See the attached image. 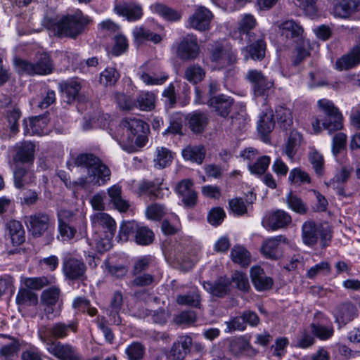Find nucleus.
Segmentation results:
<instances>
[{
  "mask_svg": "<svg viewBox=\"0 0 360 360\" xmlns=\"http://www.w3.org/2000/svg\"><path fill=\"white\" fill-rule=\"evenodd\" d=\"M73 164L77 167L86 169L87 175L75 181L67 179H63L65 186L70 189L75 190L88 188L91 186H100L106 184L110 179V169L94 154H80L73 159Z\"/></svg>",
  "mask_w": 360,
  "mask_h": 360,
  "instance_id": "1",
  "label": "nucleus"
},
{
  "mask_svg": "<svg viewBox=\"0 0 360 360\" xmlns=\"http://www.w3.org/2000/svg\"><path fill=\"white\" fill-rule=\"evenodd\" d=\"M91 226L97 235L98 232L103 231L105 238L96 236L93 243L96 245L98 252H104L111 247V240L116 231V223L108 214L105 212H97L91 216Z\"/></svg>",
  "mask_w": 360,
  "mask_h": 360,
  "instance_id": "2",
  "label": "nucleus"
},
{
  "mask_svg": "<svg viewBox=\"0 0 360 360\" xmlns=\"http://www.w3.org/2000/svg\"><path fill=\"white\" fill-rule=\"evenodd\" d=\"M91 20L82 12L63 18L56 25V32L60 37L75 38L80 34Z\"/></svg>",
  "mask_w": 360,
  "mask_h": 360,
  "instance_id": "3",
  "label": "nucleus"
},
{
  "mask_svg": "<svg viewBox=\"0 0 360 360\" xmlns=\"http://www.w3.org/2000/svg\"><path fill=\"white\" fill-rule=\"evenodd\" d=\"M77 325L74 321L68 323L56 322L50 326H41L38 328L37 335L44 345L49 342H56L53 339H63L69 335L70 332L75 333Z\"/></svg>",
  "mask_w": 360,
  "mask_h": 360,
  "instance_id": "4",
  "label": "nucleus"
},
{
  "mask_svg": "<svg viewBox=\"0 0 360 360\" xmlns=\"http://www.w3.org/2000/svg\"><path fill=\"white\" fill-rule=\"evenodd\" d=\"M18 71L20 74L49 75L52 72L53 64L50 56L46 53L39 54L37 63H32L27 60H18L15 62Z\"/></svg>",
  "mask_w": 360,
  "mask_h": 360,
  "instance_id": "5",
  "label": "nucleus"
},
{
  "mask_svg": "<svg viewBox=\"0 0 360 360\" xmlns=\"http://www.w3.org/2000/svg\"><path fill=\"white\" fill-rule=\"evenodd\" d=\"M120 127L126 134L129 142H134L139 146L144 145L148 125L143 120L136 117H126L122 120Z\"/></svg>",
  "mask_w": 360,
  "mask_h": 360,
  "instance_id": "6",
  "label": "nucleus"
},
{
  "mask_svg": "<svg viewBox=\"0 0 360 360\" xmlns=\"http://www.w3.org/2000/svg\"><path fill=\"white\" fill-rule=\"evenodd\" d=\"M25 222L34 237L43 236L54 226V219L46 212H37L25 217Z\"/></svg>",
  "mask_w": 360,
  "mask_h": 360,
  "instance_id": "7",
  "label": "nucleus"
},
{
  "mask_svg": "<svg viewBox=\"0 0 360 360\" xmlns=\"http://www.w3.org/2000/svg\"><path fill=\"white\" fill-rule=\"evenodd\" d=\"M210 58L212 62L223 67L233 64L237 60L231 46L228 43L221 42H216L212 46Z\"/></svg>",
  "mask_w": 360,
  "mask_h": 360,
  "instance_id": "8",
  "label": "nucleus"
},
{
  "mask_svg": "<svg viewBox=\"0 0 360 360\" xmlns=\"http://www.w3.org/2000/svg\"><path fill=\"white\" fill-rule=\"evenodd\" d=\"M176 53L182 60H191L197 58L200 53L197 37L193 34H187L182 37L176 44Z\"/></svg>",
  "mask_w": 360,
  "mask_h": 360,
  "instance_id": "9",
  "label": "nucleus"
},
{
  "mask_svg": "<svg viewBox=\"0 0 360 360\" xmlns=\"http://www.w3.org/2000/svg\"><path fill=\"white\" fill-rule=\"evenodd\" d=\"M228 350L234 357H254L257 350L252 347L250 341L244 336L233 337L229 340Z\"/></svg>",
  "mask_w": 360,
  "mask_h": 360,
  "instance_id": "10",
  "label": "nucleus"
},
{
  "mask_svg": "<svg viewBox=\"0 0 360 360\" xmlns=\"http://www.w3.org/2000/svg\"><path fill=\"white\" fill-rule=\"evenodd\" d=\"M292 222L290 215L284 210H276L266 214L262 225L269 230L276 231L288 226Z\"/></svg>",
  "mask_w": 360,
  "mask_h": 360,
  "instance_id": "11",
  "label": "nucleus"
},
{
  "mask_svg": "<svg viewBox=\"0 0 360 360\" xmlns=\"http://www.w3.org/2000/svg\"><path fill=\"white\" fill-rule=\"evenodd\" d=\"M193 339L188 335H180L172 344L171 349L165 354L169 360H184L191 351Z\"/></svg>",
  "mask_w": 360,
  "mask_h": 360,
  "instance_id": "12",
  "label": "nucleus"
},
{
  "mask_svg": "<svg viewBox=\"0 0 360 360\" xmlns=\"http://www.w3.org/2000/svg\"><path fill=\"white\" fill-rule=\"evenodd\" d=\"M335 321L340 326H345L358 316V309L354 303L347 301L338 304L333 310Z\"/></svg>",
  "mask_w": 360,
  "mask_h": 360,
  "instance_id": "13",
  "label": "nucleus"
},
{
  "mask_svg": "<svg viewBox=\"0 0 360 360\" xmlns=\"http://www.w3.org/2000/svg\"><path fill=\"white\" fill-rule=\"evenodd\" d=\"M49 353L60 360H79V354L75 347L60 342H49L45 345Z\"/></svg>",
  "mask_w": 360,
  "mask_h": 360,
  "instance_id": "14",
  "label": "nucleus"
},
{
  "mask_svg": "<svg viewBox=\"0 0 360 360\" xmlns=\"http://www.w3.org/2000/svg\"><path fill=\"white\" fill-rule=\"evenodd\" d=\"M13 150V161L15 164L32 163L34 159L35 145L30 141L17 143Z\"/></svg>",
  "mask_w": 360,
  "mask_h": 360,
  "instance_id": "15",
  "label": "nucleus"
},
{
  "mask_svg": "<svg viewBox=\"0 0 360 360\" xmlns=\"http://www.w3.org/2000/svg\"><path fill=\"white\" fill-rule=\"evenodd\" d=\"M343 117L342 115H331L327 117H324L321 122L318 118H314L311 122L313 130L315 133H319L321 131L322 128L327 130L329 134L334 131L342 129L343 127L342 124Z\"/></svg>",
  "mask_w": 360,
  "mask_h": 360,
  "instance_id": "16",
  "label": "nucleus"
},
{
  "mask_svg": "<svg viewBox=\"0 0 360 360\" xmlns=\"http://www.w3.org/2000/svg\"><path fill=\"white\" fill-rule=\"evenodd\" d=\"M212 19V13L203 6L198 7L188 20L190 27L199 31L207 30Z\"/></svg>",
  "mask_w": 360,
  "mask_h": 360,
  "instance_id": "17",
  "label": "nucleus"
},
{
  "mask_svg": "<svg viewBox=\"0 0 360 360\" xmlns=\"http://www.w3.org/2000/svg\"><path fill=\"white\" fill-rule=\"evenodd\" d=\"M287 243V238L282 235L266 240L262 247L261 252L266 258L277 259L281 256L280 243Z\"/></svg>",
  "mask_w": 360,
  "mask_h": 360,
  "instance_id": "18",
  "label": "nucleus"
},
{
  "mask_svg": "<svg viewBox=\"0 0 360 360\" xmlns=\"http://www.w3.org/2000/svg\"><path fill=\"white\" fill-rule=\"evenodd\" d=\"M233 104V99L224 94L212 96L207 101V105L222 117H226L229 115Z\"/></svg>",
  "mask_w": 360,
  "mask_h": 360,
  "instance_id": "19",
  "label": "nucleus"
},
{
  "mask_svg": "<svg viewBox=\"0 0 360 360\" xmlns=\"http://www.w3.org/2000/svg\"><path fill=\"white\" fill-rule=\"evenodd\" d=\"M250 277L254 287L259 291L268 290L273 286V279L267 276L264 269L259 266L251 268Z\"/></svg>",
  "mask_w": 360,
  "mask_h": 360,
  "instance_id": "20",
  "label": "nucleus"
},
{
  "mask_svg": "<svg viewBox=\"0 0 360 360\" xmlns=\"http://www.w3.org/2000/svg\"><path fill=\"white\" fill-rule=\"evenodd\" d=\"M60 290L53 286L44 290L41 295V302L47 316L53 313V307L60 301Z\"/></svg>",
  "mask_w": 360,
  "mask_h": 360,
  "instance_id": "21",
  "label": "nucleus"
},
{
  "mask_svg": "<svg viewBox=\"0 0 360 360\" xmlns=\"http://www.w3.org/2000/svg\"><path fill=\"white\" fill-rule=\"evenodd\" d=\"M63 271L65 276L71 280L82 278L86 271L85 264L75 258L65 259L63 262Z\"/></svg>",
  "mask_w": 360,
  "mask_h": 360,
  "instance_id": "22",
  "label": "nucleus"
},
{
  "mask_svg": "<svg viewBox=\"0 0 360 360\" xmlns=\"http://www.w3.org/2000/svg\"><path fill=\"white\" fill-rule=\"evenodd\" d=\"M114 11L116 14L125 17L129 21L137 20L143 15L141 7L133 3L118 4L115 6Z\"/></svg>",
  "mask_w": 360,
  "mask_h": 360,
  "instance_id": "23",
  "label": "nucleus"
},
{
  "mask_svg": "<svg viewBox=\"0 0 360 360\" xmlns=\"http://www.w3.org/2000/svg\"><path fill=\"white\" fill-rule=\"evenodd\" d=\"M360 6L359 0H342L334 5L333 14L335 18H347L357 11Z\"/></svg>",
  "mask_w": 360,
  "mask_h": 360,
  "instance_id": "24",
  "label": "nucleus"
},
{
  "mask_svg": "<svg viewBox=\"0 0 360 360\" xmlns=\"http://www.w3.org/2000/svg\"><path fill=\"white\" fill-rule=\"evenodd\" d=\"M138 75L145 84L151 86L162 85L168 79V75L165 72L146 70L144 68L139 71Z\"/></svg>",
  "mask_w": 360,
  "mask_h": 360,
  "instance_id": "25",
  "label": "nucleus"
},
{
  "mask_svg": "<svg viewBox=\"0 0 360 360\" xmlns=\"http://www.w3.org/2000/svg\"><path fill=\"white\" fill-rule=\"evenodd\" d=\"M360 63V44L354 46L349 53L343 56L335 63L338 70L350 69Z\"/></svg>",
  "mask_w": 360,
  "mask_h": 360,
  "instance_id": "26",
  "label": "nucleus"
},
{
  "mask_svg": "<svg viewBox=\"0 0 360 360\" xmlns=\"http://www.w3.org/2000/svg\"><path fill=\"white\" fill-rule=\"evenodd\" d=\"M176 191L183 198V202L186 206L195 204L197 193L193 189V182L190 179H184L176 186Z\"/></svg>",
  "mask_w": 360,
  "mask_h": 360,
  "instance_id": "27",
  "label": "nucleus"
},
{
  "mask_svg": "<svg viewBox=\"0 0 360 360\" xmlns=\"http://www.w3.org/2000/svg\"><path fill=\"white\" fill-rule=\"evenodd\" d=\"M279 31L286 39H299L302 38L303 28L294 20H285L280 24Z\"/></svg>",
  "mask_w": 360,
  "mask_h": 360,
  "instance_id": "28",
  "label": "nucleus"
},
{
  "mask_svg": "<svg viewBox=\"0 0 360 360\" xmlns=\"http://www.w3.org/2000/svg\"><path fill=\"white\" fill-rule=\"evenodd\" d=\"M163 184L162 178H156L154 181H143L139 184V193H148L153 195L156 198H163L165 193L162 191V185Z\"/></svg>",
  "mask_w": 360,
  "mask_h": 360,
  "instance_id": "29",
  "label": "nucleus"
},
{
  "mask_svg": "<svg viewBox=\"0 0 360 360\" xmlns=\"http://www.w3.org/2000/svg\"><path fill=\"white\" fill-rule=\"evenodd\" d=\"M319 226L311 221H306L302 227V237L305 245L312 246L318 241Z\"/></svg>",
  "mask_w": 360,
  "mask_h": 360,
  "instance_id": "30",
  "label": "nucleus"
},
{
  "mask_svg": "<svg viewBox=\"0 0 360 360\" xmlns=\"http://www.w3.org/2000/svg\"><path fill=\"white\" fill-rule=\"evenodd\" d=\"M230 281L226 278H220L214 283L207 282L204 288L212 295L217 297H223L229 290Z\"/></svg>",
  "mask_w": 360,
  "mask_h": 360,
  "instance_id": "31",
  "label": "nucleus"
},
{
  "mask_svg": "<svg viewBox=\"0 0 360 360\" xmlns=\"http://www.w3.org/2000/svg\"><path fill=\"white\" fill-rule=\"evenodd\" d=\"M181 153L185 160L200 165L205 157V149L201 145L188 146Z\"/></svg>",
  "mask_w": 360,
  "mask_h": 360,
  "instance_id": "32",
  "label": "nucleus"
},
{
  "mask_svg": "<svg viewBox=\"0 0 360 360\" xmlns=\"http://www.w3.org/2000/svg\"><path fill=\"white\" fill-rule=\"evenodd\" d=\"M190 129L195 133L202 132L207 124V116L205 113L195 111L187 116Z\"/></svg>",
  "mask_w": 360,
  "mask_h": 360,
  "instance_id": "33",
  "label": "nucleus"
},
{
  "mask_svg": "<svg viewBox=\"0 0 360 360\" xmlns=\"http://www.w3.org/2000/svg\"><path fill=\"white\" fill-rule=\"evenodd\" d=\"M60 87L67 98V102L70 103L79 96L82 85L79 81L72 79L60 84Z\"/></svg>",
  "mask_w": 360,
  "mask_h": 360,
  "instance_id": "34",
  "label": "nucleus"
},
{
  "mask_svg": "<svg viewBox=\"0 0 360 360\" xmlns=\"http://www.w3.org/2000/svg\"><path fill=\"white\" fill-rule=\"evenodd\" d=\"M123 304V296L121 292L117 291L113 294L111 302L110 309L108 312L109 316L111 318V321L116 325L121 323V319L119 315V312L122 309Z\"/></svg>",
  "mask_w": 360,
  "mask_h": 360,
  "instance_id": "35",
  "label": "nucleus"
},
{
  "mask_svg": "<svg viewBox=\"0 0 360 360\" xmlns=\"http://www.w3.org/2000/svg\"><path fill=\"white\" fill-rule=\"evenodd\" d=\"M231 258L234 263L247 266L251 262L250 252L243 246L236 245L231 250Z\"/></svg>",
  "mask_w": 360,
  "mask_h": 360,
  "instance_id": "36",
  "label": "nucleus"
},
{
  "mask_svg": "<svg viewBox=\"0 0 360 360\" xmlns=\"http://www.w3.org/2000/svg\"><path fill=\"white\" fill-rule=\"evenodd\" d=\"M132 33L135 40L138 42L150 41L155 44H158L162 40L160 35L153 33L142 26L136 27L133 30Z\"/></svg>",
  "mask_w": 360,
  "mask_h": 360,
  "instance_id": "37",
  "label": "nucleus"
},
{
  "mask_svg": "<svg viewBox=\"0 0 360 360\" xmlns=\"http://www.w3.org/2000/svg\"><path fill=\"white\" fill-rule=\"evenodd\" d=\"M302 140V135L297 131H292L285 144L283 153L292 160L297 153Z\"/></svg>",
  "mask_w": 360,
  "mask_h": 360,
  "instance_id": "38",
  "label": "nucleus"
},
{
  "mask_svg": "<svg viewBox=\"0 0 360 360\" xmlns=\"http://www.w3.org/2000/svg\"><path fill=\"white\" fill-rule=\"evenodd\" d=\"M7 228L13 244L20 245L24 241L25 231L20 221L11 220L8 223Z\"/></svg>",
  "mask_w": 360,
  "mask_h": 360,
  "instance_id": "39",
  "label": "nucleus"
},
{
  "mask_svg": "<svg viewBox=\"0 0 360 360\" xmlns=\"http://www.w3.org/2000/svg\"><path fill=\"white\" fill-rule=\"evenodd\" d=\"M14 185L18 188H22L24 186L34 181V176L32 172L23 167H18L13 172Z\"/></svg>",
  "mask_w": 360,
  "mask_h": 360,
  "instance_id": "40",
  "label": "nucleus"
},
{
  "mask_svg": "<svg viewBox=\"0 0 360 360\" xmlns=\"http://www.w3.org/2000/svg\"><path fill=\"white\" fill-rule=\"evenodd\" d=\"M206 75L205 70L199 65H191L185 70L184 77L194 84L202 81Z\"/></svg>",
  "mask_w": 360,
  "mask_h": 360,
  "instance_id": "41",
  "label": "nucleus"
},
{
  "mask_svg": "<svg viewBox=\"0 0 360 360\" xmlns=\"http://www.w3.org/2000/svg\"><path fill=\"white\" fill-rule=\"evenodd\" d=\"M266 44L262 39H257L249 46L245 48L243 51L250 54V57L253 60H262L265 55Z\"/></svg>",
  "mask_w": 360,
  "mask_h": 360,
  "instance_id": "42",
  "label": "nucleus"
},
{
  "mask_svg": "<svg viewBox=\"0 0 360 360\" xmlns=\"http://www.w3.org/2000/svg\"><path fill=\"white\" fill-rule=\"evenodd\" d=\"M15 302L18 305H36L38 303V297L30 289L21 288L16 295Z\"/></svg>",
  "mask_w": 360,
  "mask_h": 360,
  "instance_id": "43",
  "label": "nucleus"
},
{
  "mask_svg": "<svg viewBox=\"0 0 360 360\" xmlns=\"http://www.w3.org/2000/svg\"><path fill=\"white\" fill-rule=\"evenodd\" d=\"M173 159L172 154L169 150L165 147L157 148L154 162L159 167L169 166Z\"/></svg>",
  "mask_w": 360,
  "mask_h": 360,
  "instance_id": "44",
  "label": "nucleus"
},
{
  "mask_svg": "<svg viewBox=\"0 0 360 360\" xmlns=\"http://www.w3.org/2000/svg\"><path fill=\"white\" fill-rule=\"evenodd\" d=\"M154 239L153 232L146 226H139L136 231L135 241L141 245H148Z\"/></svg>",
  "mask_w": 360,
  "mask_h": 360,
  "instance_id": "45",
  "label": "nucleus"
},
{
  "mask_svg": "<svg viewBox=\"0 0 360 360\" xmlns=\"http://www.w3.org/2000/svg\"><path fill=\"white\" fill-rule=\"evenodd\" d=\"M153 11L162 16L167 20L176 21L181 18V13L162 4H155L153 6Z\"/></svg>",
  "mask_w": 360,
  "mask_h": 360,
  "instance_id": "46",
  "label": "nucleus"
},
{
  "mask_svg": "<svg viewBox=\"0 0 360 360\" xmlns=\"http://www.w3.org/2000/svg\"><path fill=\"white\" fill-rule=\"evenodd\" d=\"M311 328L312 333L321 340L330 339L334 333V329L332 326L311 323Z\"/></svg>",
  "mask_w": 360,
  "mask_h": 360,
  "instance_id": "47",
  "label": "nucleus"
},
{
  "mask_svg": "<svg viewBox=\"0 0 360 360\" xmlns=\"http://www.w3.org/2000/svg\"><path fill=\"white\" fill-rule=\"evenodd\" d=\"M270 162V157L264 155L257 158L255 163L249 164L248 169L252 174L261 175L266 172Z\"/></svg>",
  "mask_w": 360,
  "mask_h": 360,
  "instance_id": "48",
  "label": "nucleus"
},
{
  "mask_svg": "<svg viewBox=\"0 0 360 360\" xmlns=\"http://www.w3.org/2000/svg\"><path fill=\"white\" fill-rule=\"evenodd\" d=\"M21 116L20 110L17 108H11L6 111V120L8 123L10 131L15 134L18 132V120Z\"/></svg>",
  "mask_w": 360,
  "mask_h": 360,
  "instance_id": "49",
  "label": "nucleus"
},
{
  "mask_svg": "<svg viewBox=\"0 0 360 360\" xmlns=\"http://www.w3.org/2000/svg\"><path fill=\"white\" fill-rule=\"evenodd\" d=\"M125 353L129 360H141L144 356L145 348L139 342H134L126 349Z\"/></svg>",
  "mask_w": 360,
  "mask_h": 360,
  "instance_id": "50",
  "label": "nucleus"
},
{
  "mask_svg": "<svg viewBox=\"0 0 360 360\" xmlns=\"http://www.w3.org/2000/svg\"><path fill=\"white\" fill-rule=\"evenodd\" d=\"M139 224L134 221H127L122 223L120 227L118 238L122 242L128 240L129 236L135 233Z\"/></svg>",
  "mask_w": 360,
  "mask_h": 360,
  "instance_id": "51",
  "label": "nucleus"
},
{
  "mask_svg": "<svg viewBox=\"0 0 360 360\" xmlns=\"http://www.w3.org/2000/svg\"><path fill=\"white\" fill-rule=\"evenodd\" d=\"M285 202L290 209L299 214H304L307 211V207L302 200L291 192L287 195Z\"/></svg>",
  "mask_w": 360,
  "mask_h": 360,
  "instance_id": "52",
  "label": "nucleus"
},
{
  "mask_svg": "<svg viewBox=\"0 0 360 360\" xmlns=\"http://www.w3.org/2000/svg\"><path fill=\"white\" fill-rule=\"evenodd\" d=\"M176 302L179 304L198 307L200 306V298L198 292L195 290L186 295H178Z\"/></svg>",
  "mask_w": 360,
  "mask_h": 360,
  "instance_id": "53",
  "label": "nucleus"
},
{
  "mask_svg": "<svg viewBox=\"0 0 360 360\" xmlns=\"http://www.w3.org/2000/svg\"><path fill=\"white\" fill-rule=\"evenodd\" d=\"M319 110L324 115V117L331 115H342L339 109L335 105L333 101L322 98L317 102Z\"/></svg>",
  "mask_w": 360,
  "mask_h": 360,
  "instance_id": "54",
  "label": "nucleus"
},
{
  "mask_svg": "<svg viewBox=\"0 0 360 360\" xmlns=\"http://www.w3.org/2000/svg\"><path fill=\"white\" fill-rule=\"evenodd\" d=\"M119 78L120 74L115 68H107L101 72L100 82L105 86H112L117 82Z\"/></svg>",
  "mask_w": 360,
  "mask_h": 360,
  "instance_id": "55",
  "label": "nucleus"
},
{
  "mask_svg": "<svg viewBox=\"0 0 360 360\" xmlns=\"http://www.w3.org/2000/svg\"><path fill=\"white\" fill-rule=\"evenodd\" d=\"M167 213V210L164 205L155 203L148 206L146 210V215L148 219L152 220H160Z\"/></svg>",
  "mask_w": 360,
  "mask_h": 360,
  "instance_id": "56",
  "label": "nucleus"
},
{
  "mask_svg": "<svg viewBox=\"0 0 360 360\" xmlns=\"http://www.w3.org/2000/svg\"><path fill=\"white\" fill-rule=\"evenodd\" d=\"M330 271L331 267L330 264L326 261H323L314 266H311L307 271V277L313 279L320 274H329Z\"/></svg>",
  "mask_w": 360,
  "mask_h": 360,
  "instance_id": "57",
  "label": "nucleus"
},
{
  "mask_svg": "<svg viewBox=\"0 0 360 360\" xmlns=\"http://www.w3.org/2000/svg\"><path fill=\"white\" fill-rule=\"evenodd\" d=\"M274 127L273 115L271 113L262 114L257 123V129L262 134L270 132Z\"/></svg>",
  "mask_w": 360,
  "mask_h": 360,
  "instance_id": "58",
  "label": "nucleus"
},
{
  "mask_svg": "<svg viewBox=\"0 0 360 360\" xmlns=\"http://www.w3.org/2000/svg\"><path fill=\"white\" fill-rule=\"evenodd\" d=\"M137 101L141 110H150L155 106V95L152 92L141 93Z\"/></svg>",
  "mask_w": 360,
  "mask_h": 360,
  "instance_id": "59",
  "label": "nucleus"
},
{
  "mask_svg": "<svg viewBox=\"0 0 360 360\" xmlns=\"http://www.w3.org/2000/svg\"><path fill=\"white\" fill-rule=\"evenodd\" d=\"M276 114L278 121L283 128H287L292 124V117L290 109L279 106L276 110Z\"/></svg>",
  "mask_w": 360,
  "mask_h": 360,
  "instance_id": "60",
  "label": "nucleus"
},
{
  "mask_svg": "<svg viewBox=\"0 0 360 360\" xmlns=\"http://www.w3.org/2000/svg\"><path fill=\"white\" fill-rule=\"evenodd\" d=\"M310 47L309 41L303 39L302 43L297 45L296 48V55L293 60V64L297 65L304 59L309 56Z\"/></svg>",
  "mask_w": 360,
  "mask_h": 360,
  "instance_id": "61",
  "label": "nucleus"
},
{
  "mask_svg": "<svg viewBox=\"0 0 360 360\" xmlns=\"http://www.w3.org/2000/svg\"><path fill=\"white\" fill-rule=\"evenodd\" d=\"M32 134L42 136L46 134L48 130L45 129L46 118L42 117H35L30 120Z\"/></svg>",
  "mask_w": 360,
  "mask_h": 360,
  "instance_id": "62",
  "label": "nucleus"
},
{
  "mask_svg": "<svg viewBox=\"0 0 360 360\" xmlns=\"http://www.w3.org/2000/svg\"><path fill=\"white\" fill-rule=\"evenodd\" d=\"M20 349V345L17 340H13L11 343L4 345L0 349V356L4 359H13Z\"/></svg>",
  "mask_w": 360,
  "mask_h": 360,
  "instance_id": "63",
  "label": "nucleus"
},
{
  "mask_svg": "<svg viewBox=\"0 0 360 360\" xmlns=\"http://www.w3.org/2000/svg\"><path fill=\"white\" fill-rule=\"evenodd\" d=\"M309 160L310 163L312 165L313 168L314 169L315 172L321 176L323 174V158L321 154H320L316 150L311 151L309 155Z\"/></svg>",
  "mask_w": 360,
  "mask_h": 360,
  "instance_id": "64",
  "label": "nucleus"
}]
</instances>
